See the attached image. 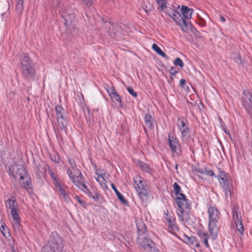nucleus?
Segmentation results:
<instances>
[{
	"instance_id": "1",
	"label": "nucleus",
	"mask_w": 252,
	"mask_h": 252,
	"mask_svg": "<svg viewBox=\"0 0 252 252\" xmlns=\"http://www.w3.org/2000/svg\"><path fill=\"white\" fill-rule=\"evenodd\" d=\"M175 200L178 206L177 213L180 220L183 222L189 221L191 216V205L189 200L184 194H180Z\"/></svg>"
},
{
	"instance_id": "2",
	"label": "nucleus",
	"mask_w": 252,
	"mask_h": 252,
	"mask_svg": "<svg viewBox=\"0 0 252 252\" xmlns=\"http://www.w3.org/2000/svg\"><path fill=\"white\" fill-rule=\"evenodd\" d=\"M209 215V230L213 239L217 236L220 226L218 224V220L220 219V213L214 206H210L208 208Z\"/></svg>"
},
{
	"instance_id": "3",
	"label": "nucleus",
	"mask_w": 252,
	"mask_h": 252,
	"mask_svg": "<svg viewBox=\"0 0 252 252\" xmlns=\"http://www.w3.org/2000/svg\"><path fill=\"white\" fill-rule=\"evenodd\" d=\"M9 175L12 176L15 179L19 178L21 181L25 180L24 182L21 183L22 187L26 189L29 187L31 180L25 168L22 165H15L11 166L10 168Z\"/></svg>"
},
{
	"instance_id": "4",
	"label": "nucleus",
	"mask_w": 252,
	"mask_h": 252,
	"mask_svg": "<svg viewBox=\"0 0 252 252\" xmlns=\"http://www.w3.org/2000/svg\"><path fill=\"white\" fill-rule=\"evenodd\" d=\"M5 205L7 211L10 213L13 219V225L15 230L20 231L21 220L19 216V209L16 200L9 198L5 201Z\"/></svg>"
},
{
	"instance_id": "5",
	"label": "nucleus",
	"mask_w": 252,
	"mask_h": 252,
	"mask_svg": "<svg viewBox=\"0 0 252 252\" xmlns=\"http://www.w3.org/2000/svg\"><path fill=\"white\" fill-rule=\"evenodd\" d=\"M21 69L23 75L28 79L34 77L35 69L32 60L26 54H23L20 58Z\"/></svg>"
},
{
	"instance_id": "6",
	"label": "nucleus",
	"mask_w": 252,
	"mask_h": 252,
	"mask_svg": "<svg viewBox=\"0 0 252 252\" xmlns=\"http://www.w3.org/2000/svg\"><path fill=\"white\" fill-rule=\"evenodd\" d=\"M63 248L62 238L57 233H53L47 244L43 247L41 252H61Z\"/></svg>"
},
{
	"instance_id": "7",
	"label": "nucleus",
	"mask_w": 252,
	"mask_h": 252,
	"mask_svg": "<svg viewBox=\"0 0 252 252\" xmlns=\"http://www.w3.org/2000/svg\"><path fill=\"white\" fill-rule=\"evenodd\" d=\"M67 174L72 179L73 183L82 189H87V187L84 184V179L79 170L76 167H72V169H68Z\"/></svg>"
},
{
	"instance_id": "8",
	"label": "nucleus",
	"mask_w": 252,
	"mask_h": 252,
	"mask_svg": "<svg viewBox=\"0 0 252 252\" xmlns=\"http://www.w3.org/2000/svg\"><path fill=\"white\" fill-rule=\"evenodd\" d=\"M134 188L139 197L143 200L146 199L148 190L144 183V180L140 176H136L134 178Z\"/></svg>"
},
{
	"instance_id": "9",
	"label": "nucleus",
	"mask_w": 252,
	"mask_h": 252,
	"mask_svg": "<svg viewBox=\"0 0 252 252\" xmlns=\"http://www.w3.org/2000/svg\"><path fill=\"white\" fill-rule=\"evenodd\" d=\"M219 180L223 188L225 193V197L227 198L228 195L230 194L228 174L224 171L219 169Z\"/></svg>"
},
{
	"instance_id": "10",
	"label": "nucleus",
	"mask_w": 252,
	"mask_h": 252,
	"mask_svg": "<svg viewBox=\"0 0 252 252\" xmlns=\"http://www.w3.org/2000/svg\"><path fill=\"white\" fill-rule=\"evenodd\" d=\"M138 243L140 247L147 252H159L155 247L154 243L150 239L146 237H139Z\"/></svg>"
},
{
	"instance_id": "11",
	"label": "nucleus",
	"mask_w": 252,
	"mask_h": 252,
	"mask_svg": "<svg viewBox=\"0 0 252 252\" xmlns=\"http://www.w3.org/2000/svg\"><path fill=\"white\" fill-rule=\"evenodd\" d=\"M187 123V120L183 118H179L177 119V126L181 132V138L183 141L186 140L189 136V130Z\"/></svg>"
},
{
	"instance_id": "12",
	"label": "nucleus",
	"mask_w": 252,
	"mask_h": 252,
	"mask_svg": "<svg viewBox=\"0 0 252 252\" xmlns=\"http://www.w3.org/2000/svg\"><path fill=\"white\" fill-rule=\"evenodd\" d=\"M233 219L235 221L236 228L240 234L243 235L244 232V226L242 223V216L239 211L238 207L236 205L234 207L233 211Z\"/></svg>"
},
{
	"instance_id": "13",
	"label": "nucleus",
	"mask_w": 252,
	"mask_h": 252,
	"mask_svg": "<svg viewBox=\"0 0 252 252\" xmlns=\"http://www.w3.org/2000/svg\"><path fill=\"white\" fill-rule=\"evenodd\" d=\"M105 27L108 29V32L111 36H117L120 34H123L122 32L123 27H125V25H120L117 23L111 24L110 23H105Z\"/></svg>"
},
{
	"instance_id": "14",
	"label": "nucleus",
	"mask_w": 252,
	"mask_h": 252,
	"mask_svg": "<svg viewBox=\"0 0 252 252\" xmlns=\"http://www.w3.org/2000/svg\"><path fill=\"white\" fill-rule=\"evenodd\" d=\"M55 111L58 123L61 126L64 127L66 124V120L64 117L65 110L62 106L58 105L55 107Z\"/></svg>"
},
{
	"instance_id": "15",
	"label": "nucleus",
	"mask_w": 252,
	"mask_h": 252,
	"mask_svg": "<svg viewBox=\"0 0 252 252\" xmlns=\"http://www.w3.org/2000/svg\"><path fill=\"white\" fill-rule=\"evenodd\" d=\"M243 105L249 112H252V95L248 92H244L243 95Z\"/></svg>"
},
{
	"instance_id": "16",
	"label": "nucleus",
	"mask_w": 252,
	"mask_h": 252,
	"mask_svg": "<svg viewBox=\"0 0 252 252\" xmlns=\"http://www.w3.org/2000/svg\"><path fill=\"white\" fill-rule=\"evenodd\" d=\"M62 16L65 20V25L69 26L70 23L73 21L75 18V11H72L70 9H65L62 11Z\"/></svg>"
},
{
	"instance_id": "17",
	"label": "nucleus",
	"mask_w": 252,
	"mask_h": 252,
	"mask_svg": "<svg viewBox=\"0 0 252 252\" xmlns=\"http://www.w3.org/2000/svg\"><path fill=\"white\" fill-rule=\"evenodd\" d=\"M54 186L59 189L60 194L62 197L66 201L69 200V197L67 194L65 190L66 186L61 181L59 182H56V184Z\"/></svg>"
},
{
	"instance_id": "18",
	"label": "nucleus",
	"mask_w": 252,
	"mask_h": 252,
	"mask_svg": "<svg viewBox=\"0 0 252 252\" xmlns=\"http://www.w3.org/2000/svg\"><path fill=\"white\" fill-rule=\"evenodd\" d=\"M165 13L168 15L177 24H181L182 21L184 19H183L181 15L178 12L174 10L167 9Z\"/></svg>"
},
{
	"instance_id": "19",
	"label": "nucleus",
	"mask_w": 252,
	"mask_h": 252,
	"mask_svg": "<svg viewBox=\"0 0 252 252\" xmlns=\"http://www.w3.org/2000/svg\"><path fill=\"white\" fill-rule=\"evenodd\" d=\"M168 141L172 152L178 154V152L180 151V144L178 139L173 136H169Z\"/></svg>"
},
{
	"instance_id": "20",
	"label": "nucleus",
	"mask_w": 252,
	"mask_h": 252,
	"mask_svg": "<svg viewBox=\"0 0 252 252\" xmlns=\"http://www.w3.org/2000/svg\"><path fill=\"white\" fill-rule=\"evenodd\" d=\"M181 13L183 16V19H190L193 12V9L189 8L188 6H183L181 9Z\"/></svg>"
},
{
	"instance_id": "21",
	"label": "nucleus",
	"mask_w": 252,
	"mask_h": 252,
	"mask_svg": "<svg viewBox=\"0 0 252 252\" xmlns=\"http://www.w3.org/2000/svg\"><path fill=\"white\" fill-rule=\"evenodd\" d=\"M164 218L168 222V227L171 230L175 231L177 229V227L175 223V219L172 216L165 213Z\"/></svg>"
},
{
	"instance_id": "22",
	"label": "nucleus",
	"mask_w": 252,
	"mask_h": 252,
	"mask_svg": "<svg viewBox=\"0 0 252 252\" xmlns=\"http://www.w3.org/2000/svg\"><path fill=\"white\" fill-rule=\"evenodd\" d=\"M182 240L185 243L188 245L195 246L196 247L199 246V244L196 242V240L194 237H189L186 235H184L183 236Z\"/></svg>"
},
{
	"instance_id": "23",
	"label": "nucleus",
	"mask_w": 252,
	"mask_h": 252,
	"mask_svg": "<svg viewBox=\"0 0 252 252\" xmlns=\"http://www.w3.org/2000/svg\"><path fill=\"white\" fill-rule=\"evenodd\" d=\"M153 118L152 116L149 114H147L145 116V124L147 127L150 129L154 128V124L153 122Z\"/></svg>"
},
{
	"instance_id": "24",
	"label": "nucleus",
	"mask_w": 252,
	"mask_h": 252,
	"mask_svg": "<svg viewBox=\"0 0 252 252\" xmlns=\"http://www.w3.org/2000/svg\"><path fill=\"white\" fill-rule=\"evenodd\" d=\"M198 235L199 238L203 241L204 245L207 248L209 247V245L208 242L209 238V235L207 233H206L202 231H199L198 232Z\"/></svg>"
},
{
	"instance_id": "25",
	"label": "nucleus",
	"mask_w": 252,
	"mask_h": 252,
	"mask_svg": "<svg viewBox=\"0 0 252 252\" xmlns=\"http://www.w3.org/2000/svg\"><path fill=\"white\" fill-rule=\"evenodd\" d=\"M111 187L114 190V191L117 194L118 198L121 200V201L123 204H126V203L127 202L126 200L125 199L124 196L118 190L114 184H111Z\"/></svg>"
},
{
	"instance_id": "26",
	"label": "nucleus",
	"mask_w": 252,
	"mask_h": 252,
	"mask_svg": "<svg viewBox=\"0 0 252 252\" xmlns=\"http://www.w3.org/2000/svg\"><path fill=\"white\" fill-rule=\"evenodd\" d=\"M137 227L139 235L144 234L146 231V228L144 223L140 220L137 222Z\"/></svg>"
},
{
	"instance_id": "27",
	"label": "nucleus",
	"mask_w": 252,
	"mask_h": 252,
	"mask_svg": "<svg viewBox=\"0 0 252 252\" xmlns=\"http://www.w3.org/2000/svg\"><path fill=\"white\" fill-rule=\"evenodd\" d=\"M138 166L143 172L151 173L152 169L149 165L142 162H139Z\"/></svg>"
},
{
	"instance_id": "28",
	"label": "nucleus",
	"mask_w": 252,
	"mask_h": 252,
	"mask_svg": "<svg viewBox=\"0 0 252 252\" xmlns=\"http://www.w3.org/2000/svg\"><path fill=\"white\" fill-rule=\"evenodd\" d=\"M157 2L159 6L158 9L161 11H166L167 9H168L166 7V0H157Z\"/></svg>"
},
{
	"instance_id": "29",
	"label": "nucleus",
	"mask_w": 252,
	"mask_h": 252,
	"mask_svg": "<svg viewBox=\"0 0 252 252\" xmlns=\"http://www.w3.org/2000/svg\"><path fill=\"white\" fill-rule=\"evenodd\" d=\"M152 49L158 55L162 57H166V54L160 49V48L156 44L154 43L152 46Z\"/></svg>"
},
{
	"instance_id": "30",
	"label": "nucleus",
	"mask_w": 252,
	"mask_h": 252,
	"mask_svg": "<svg viewBox=\"0 0 252 252\" xmlns=\"http://www.w3.org/2000/svg\"><path fill=\"white\" fill-rule=\"evenodd\" d=\"M112 101L114 102L121 104L122 100L120 95L116 92L110 96Z\"/></svg>"
},
{
	"instance_id": "31",
	"label": "nucleus",
	"mask_w": 252,
	"mask_h": 252,
	"mask_svg": "<svg viewBox=\"0 0 252 252\" xmlns=\"http://www.w3.org/2000/svg\"><path fill=\"white\" fill-rule=\"evenodd\" d=\"M48 172L54 181H53L54 185L56 184V182H59L61 181L58 179L57 176L56 175V174L54 173V172L52 170H51V169L49 168L48 169Z\"/></svg>"
},
{
	"instance_id": "32",
	"label": "nucleus",
	"mask_w": 252,
	"mask_h": 252,
	"mask_svg": "<svg viewBox=\"0 0 252 252\" xmlns=\"http://www.w3.org/2000/svg\"><path fill=\"white\" fill-rule=\"evenodd\" d=\"M178 25L180 26L182 30L184 32H188L189 27H188V24L186 22V20L184 19L181 24H178Z\"/></svg>"
},
{
	"instance_id": "33",
	"label": "nucleus",
	"mask_w": 252,
	"mask_h": 252,
	"mask_svg": "<svg viewBox=\"0 0 252 252\" xmlns=\"http://www.w3.org/2000/svg\"><path fill=\"white\" fill-rule=\"evenodd\" d=\"M89 194V196L93 198L95 201H99L101 197V195L99 193L94 191L93 192H90Z\"/></svg>"
},
{
	"instance_id": "34",
	"label": "nucleus",
	"mask_w": 252,
	"mask_h": 252,
	"mask_svg": "<svg viewBox=\"0 0 252 252\" xmlns=\"http://www.w3.org/2000/svg\"><path fill=\"white\" fill-rule=\"evenodd\" d=\"M105 177L104 176H97L95 179L96 181L99 183L102 188H103L105 186Z\"/></svg>"
},
{
	"instance_id": "35",
	"label": "nucleus",
	"mask_w": 252,
	"mask_h": 252,
	"mask_svg": "<svg viewBox=\"0 0 252 252\" xmlns=\"http://www.w3.org/2000/svg\"><path fill=\"white\" fill-rule=\"evenodd\" d=\"M16 7L18 12H21L23 9V0H18L16 3Z\"/></svg>"
},
{
	"instance_id": "36",
	"label": "nucleus",
	"mask_w": 252,
	"mask_h": 252,
	"mask_svg": "<svg viewBox=\"0 0 252 252\" xmlns=\"http://www.w3.org/2000/svg\"><path fill=\"white\" fill-rule=\"evenodd\" d=\"M106 90L107 93L109 94V96L116 93V91L113 86H111L110 85L106 86Z\"/></svg>"
},
{
	"instance_id": "37",
	"label": "nucleus",
	"mask_w": 252,
	"mask_h": 252,
	"mask_svg": "<svg viewBox=\"0 0 252 252\" xmlns=\"http://www.w3.org/2000/svg\"><path fill=\"white\" fill-rule=\"evenodd\" d=\"M174 64L175 65L179 66L181 68H182L184 66V63L179 58H176L174 61Z\"/></svg>"
},
{
	"instance_id": "38",
	"label": "nucleus",
	"mask_w": 252,
	"mask_h": 252,
	"mask_svg": "<svg viewBox=\"0 0 252 252\" xmlns=\"http://www.w3.org/2000/svg\"><path fill=\"white\" fill-rule=\"evenodd\" d=\"M173 188L177 196H179L180 194H183L182 193H180L181 188L177 183H175L173 184Z\"/></svg>"
},
{
	"instance_id": "39",
	"label": "nucleus",
	"mask_w": 252,
	"mask_h": 252,
	"mask_svg": "<svg viewBox=\"0 0 252 252\" xmlns=\"http://www.w3.org/2000/svg\"><path fill=\"white\" fill-rule=\"evenodd\" d=\"M51 159L55 163H58L60 161V158L58 155L56 153H53V155H51Z\"/></svg>"
},
{
	"instance_id": "40",
	"label": "nucleus",
	"mask_w": 252,
	"mask_h": 252,
	"mask_svg": "<svg viewBox=\"0 0 252 252\" xmlns=\"http://www.w3.org/2000/svg\"><path fill=\"white\" fill-rule=\"evenodd\" d=\"M197 172H199V173H205V174L209 175V176H215L214 172L212 170H208L206 169L204 172L201 171L199 170H197Z\"/></svg>"
},
{
	"instance_id": "41",
	"label": "nucleus",
	"mask_w": 252,
	"mask_h": 252,
	"mask_svg": "<svg viewBox=\"0 0 252 252\" xmlns=\"http://www.w3.org/2000/svg\"><path fill=\"white\" fill-rule=\"evenodd\" d=\"M126 89L128 93L133 96L135 97L137 96V93L134 91V90L131 87H128Z\"/></svg>"
},
{
	"instance_id": "42",
	"label": "nucleus",
	"mask_w": 252,
	"mask_h": 252,
	"mask_svg": "<svg viewBox=\"0 0 252 252\" xmlns=\"http://www.w3.org/2000/svg\"><path fill=\"white\" fill-rule=\"evenodd\" d=\"M0 228L2 233L3 234V235H4L5 237H6V234L5 233V231L6 232L7 228L5 224L2 223Z\"/></svg>"
},
{
	"instance_id": "43",
	"label": "nucleus",
	"mask_w": 252,
	"mask_h": 252,
	"mask_svg": "<svg viewBox=\"0 0 252 252\" xmlns=\"http://www.w3.org/2000/svg\"><path fill=\"white\" fill-rule=\"evenodd\" d=\"M95 173H96V174L97 175V176H98V177L99 176H104L106 175L104 171L101 170V169H97L96 170Z\"/></svg>"
},
{
	"instance_id": "44",
	"label": "nucleus",
	"mask_w": 252,
	"mask_h": 252,
	"mask_svg": "<svg viewBox=\"0 0 252 252\" xmlns=\"http://www.w3.org/2000/svg\"><path fill=\"white\" fill-rule=\"evenodd\" d=\"M54 6H58L62 0H49Z\"/></svg>"
},
{
	"instance_id": "45",
	"label": "nucleus",
	"mask_w": 252,
	"mask_h": 252,
	"mask_svg": "<svg viewBox=\"0 0 252 252\" xmlns=\"http://www.w3.org/2000/svg\"><path fill=\"white\" fill-rule=\"evenodd\" d=\"M69 163L70 165V167L68 168V169H72V167H76V165L75 161L73 159H69Z\"/></svg>"
},
{
	"instance_id": "46",
	"label": "nucleus",
	"mask_w": 252,
	"mask_h": 252,
	"mask_svg": "<svg viewBox=\"0 0 252 252\" xmlns=\"http://www.w3.org/2000/svg\"><path fill=\"white\" fill-rule=\"evenodd\" d=\"M178 71L176 70L174 67H172L170 69V74L171 75L174 76L175 75Z\"/></svg>"
},
{
	"instance_id": "47",
	"label": "nucleus",
	"mask_w": 252,
	"mask_h": 252,
	"mask_svg": "<svg viewBox=\"0 0 252 252\" xmlns=\"http://www.w3.org/2000/svg\"><path fill=\"white\" fill-rule=\"evenodd\" d=\"M235 61L237 63H238V64L241 63H242V62L241 60L240 56L237 55L236 58H235Z\"/></svg>"
},
{
	"instance_id": "48",
	"label": "nucleus",
	"mask_w": 252,
	"mask_h": 252,
	"mask_svg": "<svg viewBox=\"0 0 252 252\" xmlns=\"http://www.w3.org/2000/svg\"><path fill=\"white\" fill-rule=\"evenodd\" d=\"M143 8L146 12L149 11L151 9L150 5H149V6H147L146 5L143 6Z\"/></svg>"
},
{
	"instance_id": "49",
	"label": "nucleus",
	"mask_w": 252,
	"mask_h": 252,
	"mask_svg": "<svg viewBox=\"0 0 252 252\" xmlns=\"http://www.w3.org/2000/svg\"><path fill=\"white\" fill-rule=\"evenodd\" d=\"M186 84V81L184 79H182L180 81V84L182 87H184Z\"/></svg>"
},
{
	"instance_id": "50",
	"label": "nucleus",
	"mask_w": 252,
	"mask_h": 252,
	"mask_svg": "<svg viewBox=\"0 0 252 252\" xmlns=\"http://www.w3.org/2000/svg\"><path fill=\"white\" fill-rule=\"evenodd\" d=\"M76 198L78 202L80 204L83 205L84 204V201L81 199V198L79 196H76Z\"/></svg>"
},
{
	"instance_id": "51",
	"label": "nucleus",
	"mask_w": 252,
	"mask_h": 252,
	"mask_svg": "<svg viewBox=\"0 0 252 252\" xmlns=\"http://www.w3.org/2000/svg\"><path fill=\"white\" fill-rule=\"evenodd\" d=\"M199 24L202 26V27H204L206 25V23L205 22L204 20H201L199 22Z\"/></svg>"
},
{
	"instance_id": "52",
	"label": "nucleus",
	"mask_w": 252,
	"mask_h": 252,
	"mask_svg": "<svg viewBox=\"0 0 252 252\" xmlns=\"http://www.w3.org/2000/svg\"><path fill=\"white\" fill-rule=\"evenodd\" d=\"M219 17H220V21L221 22L224 23L225 21V19L222 15H220Z\"/></svg>"
},
{
	"instance_id": "53",
	"label": "nucleus",
	"mask_w": 252,
	"mask_h": 252,
	"mask_svg": "<svg viewBox=\"0 0 252 252\" xmlns=\"http://www.w3.org/2000/svg\"><path fill=\"white\" fill-rule=\"evenodd\" d=\"M225 132L226 133H227L228 135H230L229 133L228 132L226 131V130H225Z\"/></svg>"
}]
</instances>
